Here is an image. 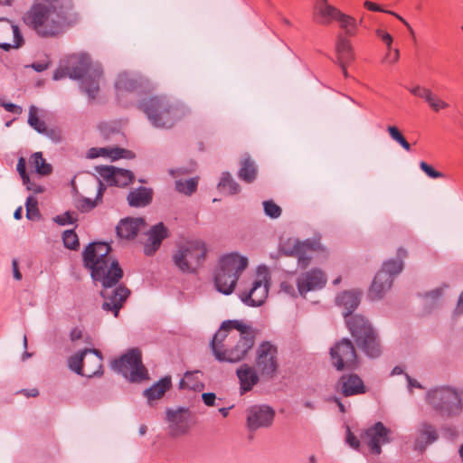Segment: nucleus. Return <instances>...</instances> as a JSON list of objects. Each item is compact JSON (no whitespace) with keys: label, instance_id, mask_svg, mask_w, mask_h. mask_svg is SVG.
<instances>
[{"label":"nucleus","instance_id":"obj_1","mask_svg":"<svg viewBox=\"0 0 463 463\" xmlns=\"http://www.w3.org/2000/svg\"><path fill=\"white\" fill-rule=\"evenodd\" d=\"M116 99L124 108L142 111L156 128H171L180 118L178 107L166 96L152 95L154 86L141 74L124 71L114 82Z\"/></svg>","mask_w":463,"mask_h":463},{"label":"nucleus","instance_id":"obj_2","mask_svg":"<svg viewBox=\"0 0 463 463\" xmlns=\"http://www.w3.org/2000/svg\"><path fill=\"white\" fill-rule=\"evenodd\" d=\"M362 293L359 290H345L335 298V304L342 308L345 324L356 346L370 359L382 355L383 346L378 332L367 317L354 314L361 303Z\"/></svg>","mask_w":463,"mask_h":463},{"label":"nucleus","instance_id":"obj_3","mask_svg":"<svg viewBox=\"0 0 463 463\" xmlns=\"http://www.w3.org/2000/svg\"><path fill=\"white\" fill-rule=\"evenodd\" d=\"M75 20L71 0H43L26 12L24 23L41 38L61 35Z\"/></svg>","mask_w":463,"mask_h":463},{"label":"nucleus","instance_id":"obj_4","mask_svg":"<svg viewBox=\"0 0 463 463\" xmlns=\"http://www.w3.org/2000/svg\"><path fill=\"white\" fill-rule=\"evenodd\" d=\"M111 245L104 241L90 242L82 252L83 266L90 271L93 281L101 283L103 288L116 287L124 276L118 260L110 261Z\"/></svg>","mask_w":463,"mask_h":463},{"label":"nucleus","instance_id":"obj_5","mask_svg":"<svg viewBox=\"0 0 463 463\" xmlns=\"http://www.w3.org/2000/svg\"><path fill=\"white\" fill-rule=\"evenodd\" d=\"M103 73L99 63L93 64L91 58L87 53L73 55L70 58L65 68H58L54 71L52 79L59 80L69 76L70 79L79 80L80 89L90 100L96 99L99 90V79Z\"/></svg>","mask_w":463,"mask_h":463},{"label":"nucleus","instance_id":"obj_6","mask_svg":"<svg viewBox=\"0 0 463 463\" xmlns=\"http://www.w3.org/2000/svg\"><path fill=\"white\" fill-rule=\"evenodd\" d=\"M248 264V258L238 252L222 256L213 274L216 290L226 296L231 295Z\"/></svg>","mask_w":463,"mask_h":463},{"label":"nucleus","instance_id":"obj_7","mask_svg":"<svg viewBox=\"0 0 463 463\" xmlns=\"http://www.w3.org/2000/svg\"><path fill=\"white\" fill-rule=\"evenodd\" d=\"M408 256V251L403 247H399L396 258L383 261L369 288L368 298L373 300H380L392 288L394 278L399 275L404 267L403 260Z\"/></svg>","mask_w":463,"mask_h":463},{"label":"nucleus","instance_id":"obj_8","mask_svg":"<svg viewBox=\"0 0 463 463\" xmlns=\"http://www.w3.org/2000/svg\"><path fill=\"white\" fill-rule=\"evenodd\" d=\"M426 398L428 403L441 417H455L462 411L461 394L456 388L451 386L443 385L429 390Z\"/></svg>","mask_w":463,"mask_h":463},{"label":"nucleus","instance_id":"obj_9","mask_svg":"<svg viewBox=\"0 0 463 463\" xmlns=\"http://www.w3.org/2000/svg\"><path fill=\"white\" fill-rule=\"evenodd\" d=\"M206 254V245L203 241H194L180 245L173 254L172 260L182 273L196 274L203 265Z\"/></svg>","mask_w":463,"mask_h":463},{"label":"nucleus","instance_id":"obj_10","mask_svg":"<svg viewBox=\"0 0 463 463\" xmlns=\"http://www.w3.org/2000/svg\"><path fill=\"white\" fill-rule=\"evenodd\" d=\"M111 367L125 377L128 376V369L130 368L131 383H140L149 379L148 371L143 364L141 351L137 347L128 349L120 357L114 359Z\"/></svg>","mask_w":463,"mask_h":463},{"label":"nucleus","instance_id":"obj_11","mask_svg":"<svg viewBox=\"0 0 463 463\" xmlns=\"http://www.w3.org/2000/svg\"><path fill=\"white\" fill-rule=\"evenodd\" d=\"M271 276L266 265L257 267V278L248 291L239 293L241 301L251 307H261L269 295Z\"/></svg>","mask_w":463,"mask_h":463},{"label":"nucleus","instance_id":"obj_12","mask_svg":"<svg viewBox=\"0 0 463 463\" xmlns=\"http://www.w3.org/2000/svg\"><path fill=\"white\" fill-rule=\"evenodd\" d=\"M332 365L336 371H354L359 367V359L353 342L344 337L330 348Z\"/></svg>","mask_w":463,"mask_h":463},{"label":"nucleus","instance_id":"obj_13","mask_svg":"<svg viewBox=\"0 0 463 463\" xmlns=\"http://www.w3.org/2000/svg\"><path fill=\"white\" fill-rule=\"evenodd\" d=\"M314 19L317 24L323 25H327L332 21H336L348 35H354L356 29L355 19L329 5L327 0H319L316 4Z\"/></svg>","mask_w":463,"mask_h":463},{"label":"nucleus","instance_id":"obj_14","mask_svg":"<svg viewBox=\"0 0 463 463\" xmlns=\"http://www.w3.org/2000/svg\"><path fill=\"white\" fill-rule=\"evenodd\" d=\"M278 347L270 341H262L256 351V365L260 373L268 378H273L277 373Z\"/></svg>","mask_w":463,"mask_h":463},{"label":"nucleus","instance_id":"obj_15","mask_svg":"<svg viewBox=\"0 0 463 463\" xmlns=\"http://www.w3.org/2000/svg\"><path fill=\"white\" fill-rule=\"evenodd\" d=\"M257 330L240 335L236 345L216 353V361L219 363L236 364L242 361L248 352L253 347Z\"/></svg>","mask_w":463,"mask_h":463},{"label":"nucleus","instance_id":"obj_16","mask_svg":"<svg viewBox=\"0 0 463 463\" xmlns=\"http://www.w3.org/2000/svg\"><path fill=\"white\" fill-rule=\"evenodd\" d=\"M275 417V411L272 407L260 404L251 406L247 411V423L250 430H256L262 427L271 425Z\"/></svg>","mask_w":463,"mask_h":463},{"label":"nucleus","instance_id":"obj_17","mask_svg":"<svg viewBox=\"0 0 463 463\" xmlns=\"http://www.w3.org/2000/svg\"><path fill=\"white\" fill-rule=\"evenodd\" d=\"M335 389L344 397L364 394L367 392L363 379L354 373L341 375L335 383Z\"/></svg>","mask_w":463,"mask_h":463},{"label":"nucleus","instance_id":"obj_18","mask_svg":"<svg viewBox=\"0 0 463 463\" xmlns=\"http://www.w3.org/2000/svg\"><path fill=\"white\" fill-rule=\"evenodd\" d=\"M130 293V289L122 284L113 289L110 295L107 292L100 291V297L106 299L102 303V309L112 312L114 317H118L123 303L128 299Z\"/></svg>","mask_w":463,"mask_h":463},{"label":"nucleus","instance_id":"obj_19","mask_svg":"<svg viewBox=\"0 0 463 463\" xmlns=\"http://www.w3.org/2000/svg\"><path fill=\"white\" fill-rule=\"evenodd\" d=\"M326 283V278L324 272L317 269H312L297 279V287L299 294L304 296L307 292L322 288Z\"/></svg>","mask_w":463,"mask_h":463},{"label":"nucleus","instance_id":"obj_20","mask_svg":"<svg viewBox=\"0 0 463 463\" xmlns=\"http://www.w3.org/2000/svg\"><path fill=\"white\" fill-rule=\"evenodd\" d=\"M146 235L147 240L144 244V254L151 257L159 250L163 241L168 238L170 233L164 222H159L149 229Z\"/></svg>","mask_w":463,"mask_h":463},{"label":"nucleus","instance_id":"obj_21","mask_svg":"<svg viewBox=\"0 0 463 463\" xmlns=\"http://www.w3.org/2000/svg\"><path fill=\"white\" fill-rule=\"evenodd\" d=\"M165 415L166 420L183 432L194 423L193 412L187 407H178L175 410L167 408Z\"/></svg>","mask_w":463,"mask_h":463},{"label":"nucleus","instance_id":"obj_22","mask_svg":"<svg viewBox=\"0 0 463 463\" xmlns=\"http://www.w3.org/2000/svg\"><path fill=\"white\" fill-rule=\"evenodd\" d=\"M146 224L142 217H126L116 226V233L121 239L133 240L138 233L139 228Z\"/></svg>","mask_w":463,"mask_h":463},{"label":"nucleus","instance_id":"obj_23","mask_svg":"<svg viewBox=\"0 0 463 463\" xmlns=\"http://www.w3.org/2000/svg\"><path fill=\"white\" fill-rule=\"evenodd\" d=\"M335 50L337 58L333 61L341 67L344 76L347 78L348 72L346 70V65L354 60V54L350 42L342 35H339L337 37Z\"/></svg>","mask_w":463,"mask_h":463},{"label":"nucleus","instance_id":"obj_24","mask_svg":"<svg viewBox=\"0 0 463 463\" xmlns=\"http://www.w3.org/2000/svg\"><path fill=\"white\" fill-rule=\"evenodd\" d=\"M237 377L240 381V393L245 394L252 390L253 386L259 383V375L254 368L244 364L236 370Z\"/></svg>","mask_w":463,"mask_h":463},{"label":"nucleus","instance_id":"obj_25","mask_svg":"<svg viewBox=\"0 0 463 463\" xmlns=\"http://www.w3.org/2000/svg\"><path fill=\"white\" fill-rule=\"evenodd\" d=\"M127 200L131 207H145L153 201V190L148 187L139 186L129 192Z\"/></svg>","mask_w":463,"mask_h":463},{"label":"nucleus","instance_id":"obj_26","mask_svg":"<svg viewBox=\"0 0 463 463\" xmlns=\"http://www.w3.org/2000/svg\"><path fill=\"white\" fill-rule=\"evenodd\" d=\"M241 167L238 171V177L247 184H251L257 177V166L250 154L245 153L240 160Z\"/></svg>","mask_w":463,"mask_h":463},{"label":"nucleus","instance_id":"obj_27","mask_svg":"<svg viewBox=\"0 0 463 463\" xmlns=\"http://www.w3.org/2000/svg\"><path fill=\"white\" fill-rule=\"evenodd\" d=\"M408 90L414 96L424 99L434 111L449 107V104L443 100L435 98L430 89L420 87V85L408 88Z\"/></svg>","mask_w":463,"mask_h":463},{"label":"nucleus","instance_id":"obj_28","mask_svg":"<svg viewBox=\"0 0 463 463\" xmlns=\"http://www.w3.org/2000/svg\"><path fill=\"white\" fill-rule=\"evenodd\" d=\"M172 387L171 376H164L143 392L148 401L160 399Z\"/></svg>","mask_w":463,"mask_h":463},{"label":"nucleus","instance_id":"obj_29","mask_svg":"<svg viewBox=\"0 0 463 463\" xmlns=\"http://www.w3.org/2000/svg\"><path fill=\"white\" fill-rule=\"evenodd\" d=\"M5 33L7 36L13 35V43L11 49H18L24 43V39L19 26L8 19L0 20V33Z\"/></svg>","mask_w":463,"mask_h":463},{"label":"nucleus","instance_id":"obj_30","mask_svg":"<svg viewBox=\"0 0 463 463\" xmlns=\"http://www.w3.org/2000/svg\"><path fill=\"white\" fill-rule=\"evenodd\" d=\"M30 166L33 171L42 176L49 175L52 173V165L46 162L42 152L33 153L29 159Z\"/></svg>","mask_w":463,"mask_h":463},{"label":"nucleus","instance_id":"obj_31","mask_svg":"<svg viewBox=\"0 0 463 463\" xmlns=\"http://www.w3.org/2000/svg\"><path fill=\"white\" fill-rule=\"evenodd\" d=\"M218 188L221 191L228 188L230 195H234L241 192V185L232 178L228 171L222 172L221 180L218 183Z\"/></svg>","mask_w":463,"mask_h":463},{"label":"nucleus","instance_id":"obj_32","mask_svg":"<svg viewBox=\"0 0 463 463\" xmlns=\"http://www.w3.org/2000/svg\"><path fill=\"white\" fill-rule=\"evenodd\" d=\"M221 328L225 332H229L232 329H236L239 331L240 335H245L250 332L256 331L251 326L243 323L241 320L238 319H228L224 320L221 324Z\"/></svg>","mask_w":463,"mask_h":463},{"label":"nucleus","instance_id":"obj_33","mask_svg":"<svg viewBox=\"0 0 463 463\" xmlns=\"http://www.w3.org/2000/svg\"><path fill=\"white\" fill-rule=\"evenodd\" d=\"M96 172L106 181L109 186H117L116 175L118 167L114 165H97Z\"/></svg>","mask_w":463,"mask_h":463},{"label":"nucleus","instance_id":"obj_34","mask_svg":"<svg viewBox=\"0 0 463 463\" xmlns=\"http://www.w3.org/2000/svg\"><path fill=\"white\" fill-rule=\"evenodd\" d=\"M26 218L29 221H40L42 213L38 207V200L33 195H29L25 201Z\"/></svg>","mask_w":463,"mask_h":463},{"label":"nucleus","instance_id":"obj_35","mask_svg":"<svg viewBox=\"0 0 463 463\" xmlns=\"http://www.w3.org/2000/svg\"><path fill=\"white\" fill-rule=\"evenodd\" d=\"M27 122L39 134L46 131V124L38 117V108L34 105L30 106Z\"/></svg>","mask_w":463,"mask_h":463},{"label":"nucleus","instance_id":"obj_36","mask_svg":"<svg viewBox=\"0 0 463 463\" xmlns=\"http://www.w3.org/2000/svg\"><path fill=\"white\" fill-rule=\"evenodd\" d=\"M227 337V332H225L223 329L219 327V329L214 333L213 335L212 340L210 341V349L216 359V353L217 352H222L224 350V345L223 342Z\"/></svg>","mask_w":463,"mask_h":463},{"label":"nucleus","instance_id":"obj_37","mask_svg":"<svg viewBox=\"0 0 463 463\" xmlns=\"http://www.w3.org/2000/svg\"><path fill=\"white\" fill-rule=\"evenodd\" d=\"M87 354V351H79L73 356L70 357L68 361L69 368L76 373L78 375L85 376L88 373H84L83 372V361L84 357Z\"/></svg>","mask_w":463,"mask_h":463},{"label":"nucleus","instance_id":"obj_38","mask_svg":"<svg viewBox=\"0 0 463 463\" xmlns=\"http://www.w3.org/2000/svg\"><path fill=\"white\" fill-rule=\"evenodd\" d=\"M369 438L367 440V447L370 452L373 455H380L382 452L381 445L391 442L390 436H366Z\"/></svg>","mask_w":463,"mask_h":463},{"label":"nucleus","instance_id":"obj_39","mask_svg":"<svg viewBox=\"0 0 463 463\" xmlns=\"http://www.w3.org/2000/svg\"><path fill=\"white\" fill-rule=\"evenodd\" d=\"M63 246L71 250H78L80 248L79 237L75 229L65 230L61 235Z\"/></svg>","mask_w":463,"mask_h":463},{"label":"nucleus","instance_id":"obj_40","mask_svg":"<svg viewBox=\"0 0 463 463\" xmlns=\"http://www.w3.org/2000/svg\"><path fill=\"white\" fill-rule=\"evenodd\" d=\"M198 181L195 177H191L183 181L182 179L175 181V189L179 193H183L186 195H191L197 189Z\"/></svg>","mask_w":463,"mask_h":463},{"label":"nucleus","instance_id":"obj_41","mask_svg":"<svg viewBox=\"0 0 463 463\" xmlns=\"http://www.w3.org/2000/svg\"><path fill=\"white\" fill-rule=\"evenodd\" d=\"M299 248L298 240L288 238L279 244V251L285 256L295 257L298 253Z\"/></svg>","mask_w":463,"mask_h":463},{"label":"nucleus","instance_id":"obj_42","mask_svg":"<svg viewBox=\"0 0 463 463\" xmlns=\"http://www.w3.org/2000/svg\"><path fill=\"white\" fill-rule=\"evenodd\" d=\"M81 351H87V354H93L96 355L97 359V369L95 371H92L91 373H88L86 375L87 378H93V377H100L103 375V365H102V360L103 355L100 350L96 348H84Z\"/></svg>","mask_w":463,"mask_h":463},{"label":"nucleus","instance_id":"obj_43","mask_svg":"<svg viewBox=\"0 0 463 463\" xmlns=\"http://www.w3.org/2000/svg\"><path fill=\"white\" fill-rule=\"evenodd\" d=\"M387 131L391 138L396 141L404 150L410 152L411 150V144L406 140L402 132L395 126H389Z\"/></svg>","mask_w":463,"mask_h":463},{"label":"nucleus","instance_id":"obj_44","mask_svg":"<svg viewBox=\"0 0 463 463\" xmlns=\"http://www.w3.org/2000/svg\"><path fill=\"white\" fill-rule=\"evenodd\" d=\"M135 175L128 169L118 167L116 181L118 182L117 187H125L133 183Z\"/></svg>","mask_w":463,"mask_h":463},{"label":"nucleus","instance_id":"obj_45","mask_svg":"<svg viewBox=\"0 0 463 463\" xmlns=\"http://www.w3.org/2000/svg\"><path fill=\"white\" fill-rule=\"evenodd\" d=\"M262 205L265 215L270 219H278L282 213L281 207L272 200L263 201Z\"/></svg>","mask_w":463,"mask_h":463},{"label":"nucleus","instance_id":"obj_46","mask_svg":"<svg viewBox=\"0 0 463 463\" xmlns=\"http://www.w3.org/2000/svg\"><path fill=\"white\" fill-rule=\"evenodd\" d=\"M439 436H420L414 442L413 449L422 453L426 448L435 442Z\"/></svg>","mask_w":463,"mask_h":463},{"label":"nucleus","instance_id":"obj_47","mask_svg":"<svg viewBox=\"0 0 463 463\" xmlns=\"http://www.w3.org/2000/svg\"><path fill=\"white\" fill-rule=\"evenodd\" d=\"M109 157L112 161H116L120 158H127V159H132L135 156V154L126 148L122 147H109Z\"/></svg>","mask_w":463,"mask_h":463},{"label":"nucleus","instance_id":"obj_48","mask_svg":"<svg viewBox=\"0 0 463 463\" xmlns=\"http://www.w3.org/2000/svg\"><path fill=\"white\" fill-rule=\"evenodd\" d=\"M298 244L300 247L299 250L304 251L306 253H307V251L318 250L322 248L320 240L315 239V238L314 239H307L302 241L298 240Z\"/></svg>","mask_w":463,"mask_h":463},{"label":"nucleus","instance_id":"obj_49","mask_svg":"<svg viewBox=\"0 0 463 463\" xmlns=\"http://www.w3.org/2000/svg\"><path fill=\"white\" fill-rule=\"evenodd\" d=\"M99 203L96 201V199H90L89 197H82L78 203H76V208L80 213H89L93 210Z\"/></svg>","mask_w":463,"mask_h":463},{"label":"nucleus","instance_id":"obj_50","mask_svg":"<svg viewBox=\"0 0 463 463\" xmlns=\"http://www.w3.org/2000/svg\"><path fill=\"white\" fill-rule=\"evenodd\" d=\"M74 213L66 211L63 214L56 215L53 217V222L60 226L74 224L78 221L77 217L73 216Z\"/></svg>","mask_w":463,"mask_h":463},{"label":"nucleus","instance_id":"obj_51","mask_svg":"<svg viewBox=\"0 0 463 463\" xmlns=\"http://www.w3.org/2000/svg\"><path fill=\"white\" fill-rule=\"evenodd\" d=\"M360 434H391V430L384 426L381 421L364 430Z\"/></svg>","mask_w":463,"mask_h":463},{"label":"nucleus","instance_id":"obj_52","mask_svg":"<svg viewBox=\"0 0 463 463\" xmlns=\"http://www.w3.org/2000/svg\"><path fill=\"white\" fill-rule=\"evenodd\" d=\"M419 165L420 170L424 172L430 178L437 179L444 176L443 173L434 169L425 161H420Z\"/></svg>","mask_w":463,"mask_h":463},{"label":"nucleus","instance_id":"obj_53","mask_svg":"<svg viewBox=\"0 0 463 463\" xmlns=\"http://www.w3.org/2000/svg\"><path fill=\"white\" fill-rule=\"evenodd\" d=\"M109 147H91L87 152L88 158H97L99 156H109Z\"/></svg>","mask_w":463,"mask_h":463},{"label":"nucleus","instance_id":"obj_54","mask_svg":"<svg viewBox=\"0 0 463 463\" xmlns=\"http://www.w3.org/2000/svg\"><path fill=\"white\" fill-rule=\"evenodd\" d=\"M345 443L356 451L363 454L365 453L364 446L361 445L358 436H345Z\"/></svg>","mask_w":463,"mask_h":463},{"label":"nucleus","instance_id":"obj_55","mask_svg":"<svg viewBox=\"0 0 463 463\" xmlns=\"http://www.w3.org/2000/svg\"><path fill=\"white\" fill-rule=\"evenodd\" d=\"M42 135H44L54 143H60L61 141V131L58 128H48L46 127V131L43 132Z\"/></svg>","mask_w":463,"mask_h":463},{"label":"nucleus","instance_id":"obj_56","mask_svg":"<svg viewBox=\"0 0 463 463\" xmlns=\"http://www.w3.org/2000/svg\"><path fill=\"white\" fill-rule=\"evenodd\" d=\"M298 258V265L301 269H306L308 267V265L311 262L312 257L308 255L307 253L299 250L298 253L295 256Z\"/></svg>","mask_w":463,"mask_h":463},{"label":"nucleus","instance_id":"obj_57","mask_svg":"<svg viewBox=\"0 0 463 463\" xmlns=\"http://www.w3.org/2000/svg\"><path fill=\"white\" fill-rule=\"evenodd\" d=\"M0 105L7 111V112H10V113H13L14 115H20L22 112H23V109L21 106L19 105H16L14 103H12V102H5V101H2L0 102Z\"/></svg>","mask_w":463,"mask_h":463},{"label":"nucleus","instance_id":"obj_58","mask_svg":"<svg viewBox=\"0 0 463 463\" xmlns=\"http://www.w3.org/2000/svg\"><path fill=\"white\" fill-rule=\"evenodd\" d=\"M202 400H203V402L206 405V406H214L215 405V401H216V394L214 392H204L202 394Z\"/></svg>","mask_w":463,"mask_h":463},{"label":"nucleus","instance_id":"obj_59","mask_svg":"<svg viewBox=\"0 0 463 463\" xmlns=\"http://www.w3.org/2000/svg\"><path fill=\"white\" fill-rule=\"evenodd\" d=\"M376 33L386 43L388 50H391L392 36L389 33L380 29L376 31Z\"/></svg>","mask_w":463,"mask_h":463},{"label":"nucleus","instance_id":"obj_60","mask_svg":"<svg viewBox=\"0 0 463 463\" xmlns=\"http://www.w3.org/2000/svg\"><path fill=\"white\" fill-rule=\"evenodd\" d=\"M443 294L442 288H436L430 291H428L424 294L425 298H431L434 302L437 301Z\"/></svg>","mask_w":463,"mask_h":463},{"label":"nucleus","instance_id":"obj_61","mask_svg":"<svg viewBox=\"0 0 463 463\" xmlns=\"http://www.w3.org/2000/svg\"><path fill=\"white\" fill-rule=\"evenodd\" d=\"M106 189H107V185L103 183L102 180L98 178V189H97V194L95 196L96 201H98L99 203L102 202L103 195H104Z\"/></svg>","mask_w":463,"mask_h":463},{"label":"nucleus","instance_id":"obj_62","mask_svg":"<svg viewBox=\"0 0 463 463\" xmlns=\"http://www.w3.org/2000/svg\"><path fill=\"white\" fill-rule=\"evenodd\" d=\"M12 269H13V277L16 280H21L23 278L22 273L19 270V262L17 259H13L12 260Z\"/></svg>","mask_w":463,"mask_h":463},{"label":"nucleus","instance_id":"obj_63","mask_svg":"<svg viewBox=\"0 0 463 463\" xmlns=\"http://www.w3.org/2000/svg\"><path fill=\"white\" fill-rule=\"evenodd\" d=\"M16 171L18 172L19 175L28 173L26 170V160L24 157L20 156L18 158Z\"/></svg>","mask_w":463,"mask_h":463},{"label":"nucleus","instance_id":"obj_64","mask_svg":"<svg viewBox=\"0 0 463 463\" xmlns=\"http://www.w3.org/2000/svg\"><path fill=\"white\" fill-rule=\"evenodd\" d=\"M30 67L32 69H33L35 71L37 72H43L45 70L48 69L49 67V63L48 62H43V61H35V62H33Z\"/></svg>","mask_w":463,"mask_h":463}]
</instances>
